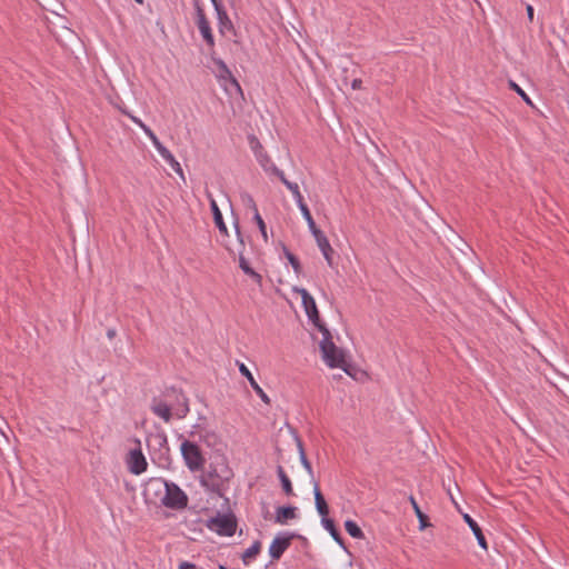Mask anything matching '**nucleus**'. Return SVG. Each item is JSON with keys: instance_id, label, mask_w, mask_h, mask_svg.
Here are the masks:
<instances>
[{"instance_id": "nucleus-1", "label": "nucleus", "mask_w": 569, "mask_h": 569, "mask_svg": "<svg viewBox=\"0 0 569 569\" xmlns=\"http://www.w3.org/2000/svg\"><path fill=\"white\" fill-rule=\"evenodd\" d=\"M151 411L164 422H170L174 417L183 419L189 412L188 399L182 391L170 388L161 396L153 398Z\"/></svg>"}, {"instance_id": "nucleus-2", "label": "nucleus", "mask_w": 569, "mask_h": 569, "mask_svg": "<svg viewBox=\"0 0 569 569\" xmlns=\"http://www.w3.org/2000/svg\"><path fill=\"white\" fill-rule=\"evenodd\" d=\"M319 331L322 333V340L320 341L319 347L325 363L330 368H341L348 372L345 352L335 345L328 328L326 326H320Z\"/></svg>"}, {"instance_id": "nucleus-3", "label": "nucleus", "mask_w": 569, "mask_h": 569, "mask_svg": "<svg viewBox=\"0 0 569 569\" xmlns=\"http://www.w3.org/2000/svg\"><path fill=\"white\" fill-rule=\"evenodd\" d=\"M151 487L160 490L164 489L166 493L161 499V502L171 509H183L188 505L187 495L173 482H168L162 479L151 480L149 483Z\"/></svg>"}, {"instance_id": "nucleus-4", "label": "nucleus", "mask_w": 569, "mask_h": 569, "mask_svg": "<svg viewBox=\"0 0 569 569\" xmlns=\"http://www.w3.org/2000/svg\"><path fill=\"white\" fill-rule=\"evenodd\" d=\"M180 450L186 466L191 471H198L203 468L206 460L198 445L189 440H184L180 446Z\"/></svg>"}, {"instance_id": "nucleus-5", "label": "nucleus", "mask_w": 569, "mask_h": 569, "mask_svg": "<svg viewBox=\"0 0 569 569\" xmlns=\"http://www.w3.org/2000/svg\"><path fill=\"white\" fill-rule=\"evenodd\" d=\"M208 528L220 536H232L237 528L233 516L219 515L208 521Z\"/></svg>"}, {"instance_id": "nucleus-6", "label": "nucleus", "mask_w": 569, "mask_h": 569, "mask_svg": "<svg viewBox=\"0 0 569 569\" xmlns=\"http://www.w3.org/2000/svg\"><path fill=\"white\" fill-rule=\"evenodd\" d=\"M293 291L298 295H300L302 300V306L305 308V311L309 318V320L318 328L320 329V326H325L320 321L319 311L317 309L316 301L313 297L303 288L295 287Z\"/></svg>"}, {"instance_id": "nucleus-7", "label": "nucleus", "mask_w": 569, "mask_h": 569, "mask_svg": "<svg viewBox=\"0 0 569 569\" xmlns=\"http://www.w3.org/2000/svg\"><path fill=\"white\" fill-rule=\"evenodd\" d=\"M233 227H234V231H236V236H237V240H238V243H239V248L237 249L238 250V253H239V267L241 268V270L248 274L249 277H251L258 284H261L262 282V277L256 272L250 266H249V262L247 261V259L244 258L243 256V249H244V241H243V238H242V234H241V231H240V227H239V222L238 220L234 221L233 223Z\"/></svg>"}, {"instance_id": "nucleus-8", "label": "nucleus", "mask_w": 569, "mask_h": 569, "mask_svg": "<svg viewBox=\"0 0 569 569\" xmlns=\"http://www.w3.org/2000/svg\"><path fill=\"white\" fill-rule=\"evenodd\" d=\"M194 7H196V16H197L196 23L198 26V29H199L203 40L206 41V43L210 48H213L214 47V38L212 34V30L210 28V23H209L208 19L206 18L204 11L199 6L198 1L194 2Z\"/></svg>"}, {"instance_id": "nucleus-9", "label": "nucleus", "mask_w": 569, "mask_h": 569, "mask_svg": "<svg viewBox=\"0 0 569 569\" xmlns=\"http://www.w3.org/2000/svg\"><path fill=\"white\" fill-rule=\"evenodd\" d=\"M147 460L140 449L129 452L128 467L133 475H140L147 470Z\"/></svg>"}, {"instance_id": "nucleus-10", "label": "nucleus", "mask_w": 569, "mask_h": 569, "mask_svg": "<svg viewBox=\"0 0 569 569\" xmlns=\"http://www.w3.org/2000/svg\"><path fill=\"white\" fill-rule=\"evenodd\" d=\"M271 170L272 173L276 174L280 179V181L291 191L298 207L300 208L301 206L306 204L303 201V197L300 193L298 184L289 181L286 178L283 171L277 168L274 164H271Z\"/></svg>"}, {"instance_id": "nucleus-11", "label": "nucleus", "mask_w": 569, "mask_h": 569, "mask_svg": "<svg viewBox=\"0 0 569 569\" xmlns=\"http://www.w3.org/2000/svg\"><path fill=\"white\" fill-rule=\"evenodd\" d=\"M239 371L240 373L246 377L251 386V388L256 391V393L259 396L262 402L266 405H270V398L268 395L262 390V388L258 385L256 379L253 378L251 371L247 368L244 363H239Z\"/></svg>"}, {"instance_id": "nucleus-12", "label": "nucleus", "mask_w": 569, "mask_h": 569, "mask_svg": "<svg viewBox=\"0 0 569 569\" xmlns=\"http://www.w3.org/2000/svg\"><path fill=\"white\" fill-rule=\"evenodd\" d=\"M154 148L160 153V156L170 164V167L181 177H183V170L180 163L176 160L173 154L158 140L154 144Z\"/></svg>"}, {"instance_id": "nucleus-13", "label": "nucleus", "mask_w": 569, "mask_h": 569, "mask_svg": "<svg viewBox=\"0 0 569 569\" xmlns=\"http://www.w3.org/2000/svg\"><path fill=\"white\" fill-rule=\"evenodd\" d=\"M312 486H313L316 509H317L318 513L321 516V519L328 518L329 507L325 500V497L322 496V493L319 489V483L316 479H312Z\"/></svg>"}, {"instance_id": "nucleus-14", "label": "nucleus", "mask_w": 569, "mask_h": 569, "mask_svg": "<svg viewBox=\"0 0 569 569\" xmlns=\"http://www.w3.org/2000/svg\"><path fill=\"white\" fill-rule=\"evenodd\" d=\"M207 196H208V199L210 201V208H211V211H212V214H213V220H214V223L217 226V228L219 229V231L224 234V236H228V229H227V226L223 221V218H222V213L218 207V203L217 201L212 198L211 193L210 192H207Z\"/></svg>"}, {"instance_id": "nucleus-15", "label": "nucleus", "mask_w": 569, "mask_h": 569, "mask_svg": "<svg viewBox=\"0 0 569 569\" xmlns=\"http://www.w3.org/2000/svg\"><path fill=\"white\" fill-rule=\"evenodd\" d=\"M147 445L150 450H164L169 451L167 436L163 432L151 433L147 438Z\"/></svg>"}, {"instance_id": "nucleus-16", "label": "nucleus", "mask_w": 569, "mask_h": 569, "mask_svg": "<svg viewBox=\"0 0 569 569\" xmlns=\"http://www.w3.org/2000/svg\"><path fill=\"white\" fill-rule=\"evenodd\" d=\"M289 545H290L289 538H280V537L274 538L269 547L270 557L274 560L279 559L282 556V553L286 551V549L289 547Z\"/></svg>"}, {"instance_id": "nucleus-17", "label": "nucleus", "mask_w": 569, "mask_h": 569, "mask_svg": "<svg viewBox=\"0 0 569 569\" xmlns=\"http://www.w3.org/2000/svg\"><path fill=\"white\" fill-rule=\"evenodd\" d=\"M463 520L467 522V525L469 526V528L473 532V535H475L479 546L482 549L487 550L488 549L487 541H486V538H485V536L482 533V530L478 526V523L468 513L463 515Z\"/></svg>"}, {"instance_id": "nucleus-18", "label": "nucleus", "mask_w": 569, "mask_h": 569, "mask_svg": "<svg viewBox=\"0 0 569 569\" xmlns=\"http://www.w3.org/2000/svg\"><path fill=\"white\" fill-rule=\"evenodd\" d=\"M296 507L289 506V507H279L276 512V522L283 525L288 520H292L297 517L296 515Z\"/></svg>"}, {"instance_id": "nucleus-19", "label": "nucleus", "mask_w": 569, "mask_h": 569, "mask_svg": "<svg viewBox=\"0 0 569 569\" xmlns=\"http://www.w3.org/2000/svg\"><path fill=\"white\" fill-rule=\"evenodd\" d=\"M211 1H212L213 6H214V9L217 11L220 32L223 33L226 29H231V27H232L231 21L228 18L226 11L218 3V1L217 0H211Z\"/></svg>"}, {"instance_id": "nucleus-20", "label": "nucleus", "mask_w": 569, "mask_h": 569, "mask_svg": "<svg viewBox=\"0 0 569 569\" xmlns=\"http://www.w3.org/2000/svg\"><path fill=\"white\" fill-rule=\"evenodd\" d=\"M321 523H322V526L325 527V529L329 531V533L331 535V537L333 538V540H335L339 546H341L342 548H345L343 539L341 538L340 533H339V532H338V530L336 529V526H335L333 520H331L330 518H325V519H321Z\"/></svg>"}, {"instance_id": "nucleus-21", "label": "nucleus", "mask_w": 569, "mask_h": 569, "mask_svg": "<svg viewBox=\"0 0 569 569\" xmlns=\"http://www.w3.org/2000/svg\"><path fill=\"white\" fill-rule=\"evenodd\" d=\"M297 447H298V450H299L300 462H301L302 467L305 468V470L310 476V481L312 482V479H315L313 470H312L310 461L308 460V458L306 456V452H305V449H303V445H302L300 439H297Z\"/></svg>"}, {"instance_id": "nucleus-22", "label": "nucleus", "mask_w": 569, "mask_h": 569, "mask_svg": "<svg viewBox=\"0 0 569 569\" xmlns=\"http://www.w3.org/2000/svg\"><path fill=\"white\" fill-rule=\"evenodd\" d=\"M277 475H278V477L280 479V482H281V486H282V490L284 491V493L287 496L293 495V489H292L291 481H290L289 477L287 476L284 469L281 466H278Z\"/></svg>"}, {"instance_id": "nucleus-23", "label": "nucleus", "mask_w": 569, "mask_h": 569, "mask_svg": "<svg viewBox=\"0 0 569 569\" xmlns=\"http://www.w3.org/2000/svg\"><path fill=\"white\" fill-rule=\"evenodd\" d=\"M409 501H410V503L415 510V513L419 520L420 529H425L427 526H429L428 517L421 511V509H420L419 505L417 503L413 496L409 497Z\"/></svg>"}, {"instance_id": "nucleus-24", "label": "nucleus", "mask_w": 569, "mask_h": 569, "mask_svg": "<svg viewBox=\"0 0 569 569\" xmlns=\"http://www.w3.org/2000/svg\"><path fill=\"white\" fill-rule=\"evenodd\" d=\"M136 124H138L142 130L143 132L149 137V139L151 140L152 144H154L159 139L157 138V136L153 133V131L148 127L146 126L139 118L128 113V112H124Z\"/></svg>"}, {"instance_id": "nucleus-25", "label": "nucleus", "mask_w": 569, "mask_h": 569, "mask_svg": "<svg viewBox=\"0 0 569 569\" xmlns=\"http://www.w3.org/2000/svg\"><path fill=\"white\" fill-rule=\"evenodd\" d=\"M319 249L321 250L327 263L332 267L333 266V259H332V254H333V249L329 242V240H322L321 243L318 244Z\"/></svg>"}, {"instance_id": "nucleus-26", "label": "nucleus", "mask_w": 569, "mask_h": 569, "mask_svg": "<svg viewBox=\"0 0 569 569\" xmlns=\"http://www.w3.org/2000/svg\"><path fill=\"white\" fill-rule=\"evenodd\" d=\"M345 529L352 538L362 539L365 537L360 527L352 520L345 522Z\"/></svg>"}, {"instance_id": "nucleus-27", "label": "nucleus", "mask_w": 569, "mask_h": 569, "mask_svg": "<svg viewBox=\"0 0 569 569\" xmlns=\"http://www.w3.org/2000/svg\"><path fill=\"white\" fill-rule=\"evenodd\" d=\"M261 549L260 541H256L251 547H249L242 555V560L244 563H248L252 558H254Z\"/></svg>"}, {"instance_id": "nucleus-28", "label": "nucleus", "mask_w": 569, "mask_h": 569, "mask_svg": "<svg viewBox=\"0 0 569 569\" xmlns=\"http://www.w3.org/2000/svg\"><path fill=\"white\" fill-rule=\"evenodd\" d=\"M256 158L258 162L261 164V167L264 169V171L272 173L271 164L273 163L271 162L270 158L264 152V150L257 152Z\"/></svg>"}, {"instance_id": "nucleus-29", "label": "nucleus", "mask_w": 569, "mask_h": 569, "mask_svg": "<svg viewBox=\"0 0 569 569\" xmlns=\"http://www.w3.org/2000/svg\"><path fill=\"white\" fill-rule=\"evenodd\" d=\"M508 84H509V88L511 90L516 91L528 106H531V107L533 106L529 96L515 81L509 80Z\"/></svg>"}, {"instance_id": "nucleus-30", "label": "nucleus", "mask_w": 569, "mask_h": 569, "mask_svg": "<svg viewBox=\"0 0 569 569\" xmlns=\"http://www.w3.org/2000/svg\"><path fill=\"white\" fill-rule=\"evenodd\" d=\"M253 219H254V221L258 224V228H259V230L261 232V236H262L263 240L267 241L268 240V234H267L266 223H264L263 219L261 218V216H260L258 210H256V214H253Z\"/></svg>"}, {"instance_id": "nucleus-31", "label": "nucleus", "mask_w": 569, "mask_h": 569, "mask_svg": "<svg viewBox=\"0 0 569 569\" xmlns=\"http://www.w3.org/2000/svg\"><path fill=\"white\" fill-rule=\"evenodd\" d=\"M242 203L252 210L253 214H256V210H258L257 204L253 200V198L249 193H242L241 194Z\"/></svg>"}, {"instance_id": "nucleus-32", "label": "nucleus", "mask_w": 569, "mask_h": 569, "mask_svg": "<svg viewBox=\"0 0 569 569\" xmlns=\"http://www.w3.org/2000/svg\"><path fill=\"white\" fill-rule=\"evenodd\" d=\"M284 254L288 259V261L290 262V264L292 266L293 270L296 273H300L301 271V266H300V262L299 260L297 259V257L295 254H292L290 251L286 250L284 251Z\"/></svg>"}, {"instance_id": "nucleus-33", "label": "nucleus", "mask_w": 569, "mask_h": 569, "mask_svg": "<svg viewBox=\"0 0 569 569\" xmlns=\"http://www.w3.org/2000/svg\"><path fill=\"white\" fill-rule=\"evenodd\" d=\"M299 209H300V211H301V213H302V216H303L305 220L307 221L308 227H309V228H313V226L316 224V222H315V220H313V218H312V216H311V213H310L309 208L307 207V204L301 206Z\"/></svg>"}, {"instance_id": "nucleus-34", "label": "nucleus", "mask_w": 569, "mask_h": 569, "mask_svg": "<svg viewBox=\"0 0 569 569\" xmlns=\"http://www.w3.org/2000/svg\"><path fill=\"white\" fill-rule=\"evenodd\" d=\"M213 61L219 67L220 77H222V78H230L231 77L230 70L228 69V67L226 66V63L222 60L213 59Z\"/></svg>"}, {"instance_id": "nucleus-35", "label": "nucleus", "mask_w": 569, "mask_h": 569, "mask_svg": "<svg viewBox=\"0 0 569 569\" xmlns=\"http://www.w3.org/2000/svg\"><path fill=\"white\" fill-rule=\"evenodd\" d=\"M309 230L311 231L312 236L315 237L317 244L321 243L322 240L328 239L323 234V232L320 229H318V227L316 224L313 226V228H309Z\"/></svg>"}, {"instance_id": "nucleus-36", "label": "nucleus", "mask_w": 569, "mask_h": 569, "mask_svg": "<svg viewBox=\"0 0 569 569\" xmlns=\"http://www.w3.org/2000/svg\"><path fill=\"white\" fill-rule=\"evenodd\" d=\"M309 230L311 231L312 236L315 237L317 244L321 243L322 240L328 239L323 234V232L320 229H318V227L316 224L313 226V228H309Z\"/></svg>"}, {"instance_id": "nucleus-37", "label": "nucleus", "mask_w": 569, "mask_h": 569, "mask_svg": "<svg viewBox=\"0 0 569 569\" xmlns=\"http://www.w3.org/2000/svg\"><path fill=\"white\" fill-rule=\"evenodd\" d=\"M249 143H250V147H251V149H252V151L254 152L256 156H257V152L263 150L262 144L260 143V141L254 136H250L249 137Z\"/></svg>"}, {"instance_id": "nucleus-38", "label": "nucleus", "mask_w": 569, "mask_h": 569, "mask_svg": "<svg viewBox=\"0 0 569 569\" xmlns=\"http://www.w3.org/2000/svg\"><path fill=\"white\" fill-rule=\"evenodd\" d=\"M361 86H362V81L360 79H355L352 82H351V88L353 90H360L361 89Z\"/></svg>"}, {"instance_id": "nucleus-39", "label": "nucleus", "mask_w": 569, "mask_h": 569, "mask_svg": "<svg viewBox=\"0 0 569 569\" xmlns=\"http://www.w3.org/2000/svg\"><path fill=\"white\" fill-rule=\"evenodd\" d=\"M179 569H197V567L191 562H181Z\"/></svg>"}, {"instance_id": "nucleus-40", "label": "nucleus", "mask_w": 569, "mask_h": 569, "mask_svg": "<svg viewBox=\"0 0 569 569\" xmlns=\"http://www.w3.org/2000/svg\"><path fill=\"white\" fill-rule=\"evenodd\" d=\"M527 14H528V19L530 21H532L533 20V7L530 4L527 6Z\"/></svg>"}, {"instance_id": "nucleus-41", "label": "nucleus", "mask_w": 569, "mask_h": 569, "mask_svg": "<svg viewBox=\"0 0 569 569\" xmlns=\"http://www.w3.org/2000/svg\"><path fill=\"white\" fill-rule=\"evenodd\" d=\"M114 335H116L114 330H109L107 333L108 338H110V339L113 338Z\"/></svg>"}, {"instance_id": "nucleus-42", "label": "nucleus", "mask_w": 569, "mask_h": 569, "mask_svg": "<svg viewBox=\"0 0 569 569\" xmlns=\"http://www.w3.org/2000/svg\"><path fill=\"white\" fill-rule=\"evenodd\" d=\"M448 495L450 496L451 501L457 506V502L453 499V496L450 490H448Z\"/></svg>"}, {"instance_id": "nucleus-43", "label": "nucleus", "mask_w": 569, "mask_h": 569, "mask_svg": "<svg viewBox=\"0 0 569 569\" xmlns=\"http://www.w3.org/2000/svg\"><path fill=\"white\" fill-rule=\"evenodd\" d=\"M229 252H234V250L230 247H226Z\"/></svg>"}, {"instance_id": "nucleus-44", "label": "nucleus", "mask_w": 569, "mask_h": 569, "mask_svg": "<svg viewBox=\"0 0 569 569\" xmlns=\"http://www.w3.org/2000/svg\"><path fill=\"white\" fill-rule=\"evenodd\" d=\"M233 83H236V87H237V88H240V84H239V83H237V80H233Z\"/></svg>"}, {"instance_id": "nucleus-45", "label": "nucleus", "mask_w": 569, "mask_h": 569, "mask_svg": "<svg viewBox=\"0 0 569 569\" xmlns=\"http://www.w3.org/2000/svg\"><path fill=\"white\" fill-rule=\"evenodd\" d=\"M233 83H236V87H237V88H240V84H239V83H237V80H233Z\"/></svg>"}, {"instance_id": "nucleus-46", "label": "nucleus", "mask_w": 569, "mask_h": 569, "mask_svg": "<svg viewBox=\"0 0 569 569\" xmlns=\"http://www.w3.org/2000/svg\"><path fill=\"white\" fill-rule=\"evenodd\" d=\"M233 83H236V87H237V88H240V84H239V83H237V80H233Z\"/></svg>"}, {"instance_id": "nucleus-47", "label": "nucleus", "mask_w": 569, "mask_h": 569, "mask_svg": "<svg viewBox=\"0 0 569 569\" xmlns=\"http://www.w3.org/2000/svg\"><path fill=\"white\" fill-rule=\"evenodd\" d=\"M219 568H220V569H228V568H226L224 566H220Z\"/></svg>"}, {"instance_id": "nucleus-48", "label": "nucleus", "mask_w": 569, "mask_h": 569, "mask_svg": "<svg viewBox=\"0 0 569 569\" xmlns=\"http://www.w3.org/2000/svg\"><path fill=\"white\" fill-rule=\"evenodd\" d=\"M136 1L139 2V3H142V0H136Z\"/></svg>"}]
</instances>
